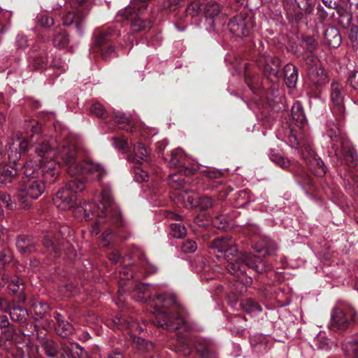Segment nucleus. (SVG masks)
<instances>
[{
    "mask_svg": "<svg viewBox=\"0 0 358 358\" xmlns=\"http://www.w3.org/2000/svg\"><path fill=\"white\" fill-rule=\"evenodd\" d=\"M41 128L37 123L31 126L32 144L22 156V171L29 178L20 187L22 199L24 196L38 199L45 191L39 175L49 182H54L59 173L61 164L66 167L71 176L83 175L101 180L106 175L104 168L90 159H84L76 143L69 138L59 145L56 150L50 141L40 135Z\"/></svg>",
    "mask_w": 358,
    "mask_h": 358,
    "instance_id": "1",
    "label": "nucleus"
},
{
    "mask_svg": "<svg viewBox=\"0 0 358 358\" xmlns=\"http://www.w3.org/2000/svg\"><path fill=\"white\" fill-rule=\"evenodd\" d=\"M152 285L144 283H136L130 294L132 298L142 302L148 303L155 315V323L157 326L169 331H177V336L183 339L185 333L192 327L181 317L180 305L173 295L170 294H160L156 298L150 296Z\"/></svg>",
    "mask_w": 358,
    "mask_h": 358,
    "instance_id": "2",
    "label": "nucleus"
},
{
    "mask_svg": "<svg viewBox=\"0 0 358 358\" xmlns=\"http://www.w3.org/2000/svg\"><path fill=\"white\" fill-rule=\"evenodd\" d=\"M211 248L217 250V259H224L227 264V271L234 275V289L241 294L246 291V287L252 282L251 278L247 276V268H252L257 273H264L268 269V266L259 256L252 252L241 253L237 250L231 238L229 236L218 238L211 243Z\"/></svg>",
    "mask_w": 358,
    "mask_h": 358,
    "instance_id": "3",
    "label": "nucleus"
},
{
    "mask_svg": "<svg viewBox=\"0 0 358 358\" xmlns=\"http://www.w3.org/2000/svg\"><path fill=\"white\" fill-rule=\"evenodd\" d=\"M291 116L293 123L303 131L297 135V131L292 129L287 136V143L290 147L298 150L299 155L306 162L309 169L315 175L319 177L324 176L326 172L324 162L315 154L312 148V141L306 134L308 120L301 102L297 101L294 103L291 110Z\"/></svg>",
    "mask_w": 358,
    "mask_h": 358,
    "instance_id": "4",
    "label": "nucleus"
},
{
    "mask_svg": "<svg viewBox=\"0 0 358 358\" xmlns=\"http://www.w3.org/2000/svg\"><path fill=\"white\" fill-rule=\"evenodd\" d=\"M74 215L78 218H84L85 220H92L96 217H108L114 220L115 222H117L121 217L119 208L113 203L110 191L108 189L102 190L99 205L83 201L75 209Z\"/></svg>",
    "mask_w": 358,
    "mask_h": 358,
    "instance_id": "5",
    "label": "nucleus"
},
{
    "mask_svg": "<svg viewBox=\"0 0 358 358\" xmlns=\"http://www.w3.org/2000/svg\"><path fill=\"white\" fill-rule=\"evenodd\" d=\"M326 135L332 141L331 150L338 159V164H342L343 160L349 166H355L357 162V153L347 139L341 133L337 124L329 122Z\"/></svg>",
    "mask_w": 358,
    "mask_h": 358,
    "instance_id": "6",
    "label": "nucleus"
},
{
    "mask_svg": "<svg viewBox=\"0 0 358 358\" xmlns=\"http://www.w3.org/2000/svg\"><path fill=\"white\" fill-rule=\"evenodd\" d=\"M34 122L37 123L41 127L36 121H32L30 124L27 126V129L30 128V131L31 132L30 141L27 136L17 134L15 136L12 138L9 144V152L8 153L6 152L3 141L0 138V165L4 164L8 162L16 164L21 159L22 156L27 152V150L32 144L31 136L33 132L31 131V126L34 124Z\"/></svg>",
    "mask_w": 358,
    "mask_h": 358,
    "instance_id": "7",
    "label": "nucleus"
},
{
    "mask_svg": "<svg viewBox=\"0 0 358 358\" xmlns=\"http://www.w3.org/2000/svg\"><path fill=\"white\" fill-rule=\"evenodd\" d=\"M29 64L35 69L52 68L57 76L65 72L68 69L66 59H62L60 57H55L49 64L48 54L44 50H32L29 56Z\"/></svg>",
    "mask_w": 358,
    "mask_h": 358,
    "instance_id": "8",
    "label": "nucleus"
},
{
    "mask_svg": "<svg viewBox=\"0 0 358 358\" xmlns=\"http://www.w3.org/2000/svg\"><path fill=\"white\" fill-rule=\"evenodd\" d=\"M148 152L142 145L138 143L134 145L133 153L129 156V160L135 164L133 168L134 180L138 182L149 180V174L145 168L149 164Z\"/></svg>",
    "mask_w": 358,
    "mask_h": 358,
    "instance_id": "9",
    "label": "nucleus"
},
{
    "mask_svg": "<svg viewBox=\"0 0 358 358\" xmlns=\"http://www.w3.org/2000/svg\"><path fill=\"white\" fill-rule=\"evenodd\" d=\"M352 322L358 324V318L352 307L342 304L334 308L331 315V326L334 329H346Z\"/></svg>",
    "mask_w": 358,
    "mask_h": 358,
    "instance_id": "10",
    "label": "nucleus"
},
{
    "mask_svg": "<svg viewBox=\"0 0 358 358\" xmlns=\"http://www.w3.org/2000/svg\"><path fill=\"white\" fill-rule=\"evenodd\" d=\"M85 0H73L70 2V8L66 6L68 12L62 16V23L64 26L74 24L76 31L82 34L85 24V14L83 12L82 5Z\"/></svg>",
    "mask_w": 358,
    "mask_h": 358,
    "instance_id": "11",
    "label": "nucleus"
},
{
    "mask_svg": "<svg viewBox=\"0 0 358 358\" xmlns=\"http://www.w3.org/2000/svg\"><path fill=\"white\" fill-rule=\"evenodd\" d=\"M143 14V10L134 9L131 6H129L118 13L117 17L119 20H131V29L133 32H138L150 29L152 27L151 22L143 19L141 15Z\"/></svg>",
    "mask_w": 358,
    "mask_h": 358,
    "instance_id": "12",
    "label": "nucleus"
},
{
    "mask_svg": "<svg viewBox=\"0 0 358 358\" xmlns=\"http://www.w3.org/2000/svg\"><path fill=\"white\" fill-rule=\"evenodd\" d=\"M308 68V76L310 81L315 85H322L327 83V78L320 62L313 54L308 55L305 59Z\"/></svg>",
    "mask_w": 358,
    "mask_h": 358,
    "instance_id": "13",
    "label": "nucleus"
},
{
    "mask_svg": "<svg viewBox=\"0 0 358 358\" xmlns=\"http://www.w3.org/2000/svg\"><path fill=\"white\" fill-rule=\"evenodd\" d=\"M344 96L343 86L338 82H333L331 87V110L336 120H341L344 117Z\"/></svg>",
    "mask_w": 358,
    "mask_h": 358,
    "instance_id": "14",
    "label": "nucleus"
},
{
    "mask_svg": "<svg viewBox=\"0 0 358 358\" xmlns=\"http://www.w3.org/2000/svg\"><path fill=\"white\" fill-rule=\"evenodd\" d=\"M229 31L234 35L242 37L249 35L252 27L250 19L241 14L229 20L227 24Z\"/></svg>",
    "mask_w": 358,
    "mask_h": 358,
    "instance_id": "15",
    "label": "nucleus"
},
{
    "mask_svg": "<svg viewBox=\"0 0 358 358\" xmlns=\"http://www.w3.org/2000/svg\"><path fill=\"white\" fill-rule=\"evenodd\" d=\"M66 233H69V228L66 226L59 227L55 226V230L48 231L43 239V245L51 249L55 252L59 253L61 250L60 245H64L63 242H60L59 237H64Z\"/></svg>",
    "mask_w": 358,
    "mask_h": 358,
    "instance_id": "16",
    "label": "nucleus"
},
{
    "mask_svg": "<svg viewBox=\"0 0 358 358\" xmlns=\"http://www.w3.org/2000/svg\"><path fill=\"white\" fill-rule=\"evenodd\" d=\"M76 200L77 196L64 187L58 190L52 199L54 205L60 210L72 208Z\"/></svg>",
    "mask_w": 358,
    "mask_h": 358,
    "instance_id": "17",
    "label": "nucleus"
},
{
    "mask_svg": "<svg viewBox=\"0 0 358 358\" xmlns=\"http://www.w3.org/2000/svg\"><path fill=\"white\" fill-rule=\"evenodd\" d=\"M0 346L6 345V342H12L16 335V329L10 324L7 316H3L0 322Z\"/></svg>",
    "mask_w": 358,
    "mask_h": 358,
    "instance_id": "18",
    "label": "nucleus"
},
{
    "mask_svg": "<svg viewBox=\"0 0 358 358\" xmlns=\"http://www.w3.org/2000/svg\"><path fill=\"white\" fill-rule=\"evenodd\" d=\"M220 12V6L215 2L208 3L204 8L206 29L208 31H213L215 27L220 23L217 19H214Z\"/></svg>",
    "mask_w": 358,
    "mask_h": 358,
    "instance_id": "19",
    "label": "nucleus"
},
{
    "mask_svg": "<svg viewBox=\"0 0 358 358\" xmlns=\"http://www.w3.org/2000/svg\"><path fill=\"white\" fill-rule=\"evenodd\" d=\"M112 322L113 327L121 330L127 329L131 334L142 331L141 327L136 322L122 315L115 316Z\"/></svg>",
    "mask_w": 358,
    "mask_h": 358,
    "instance_id": "20",
    "label": "nucleus"
},
{
    "mask_svg": "<svg viewBox=\"0 0 358 358\" xmlns=\"http://www.w3.org/2000/svg\"><path fill=\"white\" fill-rule=\"evenodd\" d=\"M195 348L201 358H217L213 342L207 338H198L195 341Z\"/></svg>",
    "mask_w": 358,
    "mask_h": 358,
    "instance_id": "21",
    "label": "nucleus"
},
{
    "mask_svg": "<svg viewBox=\"0 0 358 358\" xmlns=\"http://www.w3.org/2000/svg\"><path fill=\"white\" fill-rule=\"evenodd\" d=\"M264 61L259 59L257 61V64L262 66L265 74L271 78L272 77L276 78L279 73V60L278 59H273L270 57H264Z\"/></svg>",
    "mask_w": 358,
    "mask_h": 358,
    "instance_id": "22",
    "label": "nucleus"
},
{
    "mask_svg": "<svg viewBox=\"0 0 358 358\" xmlns=\"http://www.w3.org/2000/svg\"><path fill=\"white\" fill-rule=\"evenodd\" d=\"M54 318L56 321L55 330L59 336L62 338H66L73 333V326L66 321L60 313H56L54 315Z\"/></svg>",
    "mask_w": 358,
    "mask_h": 358,
    "instance_id": "23",
    "label": "nucleus"
},
{
    "mask_svg": "<svg viewBox=\"0 0 358 358\" xmlns=\"http://www.w3.org/2000/svg\"><path fill=\"white\" fill-rule=\"evenodd\" d=\"M6 162L0 165V183L6 185L17 180V171L13 167L8 166Z\"/></svg>",
    "mask_w": 358,
    "mask_h": 358,
    "instance_id": "24",
    "label": "nucleus"
},
{
    "mask_svg": "<svg viewBox=\"0 0 358 358\" xmlns=\"http://www.w3.org/2000/svg\"><path fill=\"white\" fill-rule=\"evenodd\" d=\"M285 81L287 86L293 88L296 86L298 80V71L295 66L287 64L284 67Z\"/></svg>",
    "mask_w": 358,
    "mask_h": 358,
    "instance_id": "25",
    "label": "nucleus"
},
{
    "mask_svg": "<svg viewBox=\"0 0 358 358\" xmlns=\"http://www.w3.org/2000/svg\"><path fill=\"white\" fill-rule=\"evenodd\" d=\"M16 246L19 252L22 255H28L31 253L35 250V242L26 236H19L17 242Z\"/></svg>",
    "mask_w": 358,
    "mask_h": 358,
    "instance_id": "26",
    "label": "nucleus"
},
{
    "mask_svg": "<svg viewBox=\"0 0 358 358\" xmlns=\"http://www.w3.org/2000/svg\"><path fill=\"white\" fill-rule=\"evenodd\" d=\"M41 345L48 357H55L59 354V346L54 341L44 338L41 339Z\"/></svg>",
    "mask_w": 358,
    "mask_h": 358,
    "instance_id": "27",
    "label": "nucleus"
},
{
    "mask_svg": "<svg viewBox=\"0 0 358 358\" xmlns=\"http://www.w3.org/2000/svg\"><path fill=\"white\" fill-rule=\"evenodd\" d=\"M324 37L332 48H337L341 43L339 31L335 27H329L325 30Z\"/></svg>",
    "mask_w": 358,
    "mask_h": 358,
    "instance_id": "28",
    "label": "nucleus"
},
{
    "mask_svg": "<svg viewBox=\"0 0 358 358\" xmlns=\"http://www.w3.org/2000/svg\"><path fill=\"white\" fill-rule=\"evenodd\" d=\"M184 158L183 150L180 148H177L171 152L169 156L166 157L169 166L171 168H175L180 164L182 165V159Z\"/></svg>",
    "mask_w": 358,
    "mask_h": 358,
    "instance_id": "29",
    "label": "nucleus"
},
{
    "mask_svg": "<svg viewBox=\"0 0 358 358\" xmlns=\"http://www.w3.org/2000/svg\"><path fill=\"white\" fill-rule=\"evenodd\" d=\"M69 41V36L65 31H62L55 34L52 38L54 46L59 49L67 48Z\"/></svg>",
    "mask_w": 358,
    "mask_h": 358,
    "instance_id": "30",
    "label": "nucleus"
},
{
    "mask_svg": "<svg viewBox=\"0 0 358 358\" xmlns=\"http://www.w3.org/2000/svg\"><path fill=\"white\" fill-rule=\"evenodd\" d=\"M64 188L76 195L77 193L81 192L85 189V183L83 180L75 178L70 180Z\"/></svg>",
    "mask_w": 358,
    "mask_h": 358,
    "instance_id": "31",
    "label": "nucleus"
},
{
    "mask_svg": "<svg viewBox=\"0 0 358 358\" xmlns=\"http://www.w3.org/2000/svg\"><path fill=\"white\" fill-rule=\"evenodd\" d=\"M314 342L318 349L329 351L334 345V342L324 336V334L320 332L315 338Z\"/></svg>",
    "mask_w": 358,
    "mask_h": 358,
    "instance_id": "32",
    "label": "nucleus"
},
{
    "mask_svg": "<svg viewBox=\"0 0 358 358\" xmlns=\"http://www.w3.org/2000/svg\"><path fill=\"white\" fill-rule=\"evenodd\" d=\"M269 158L272 162L282 168H287L289 166V159L285 158L278 150H271Z\"/></svg>",
    "mask_w": 358,
    "mask_h": 358,
    "instance_id": "33",
    "label": "nucleus"
},
{
    "mask_svg": "<svg viewBox=\"0 0 358 358\" xmlns=\"http://www.w3.org/2000/svg\"><path fill=\"white\" fill-rule=\"evenodd\" d=\"M115 120L119 124H125V125L122 127V129L133 132V127L129 115L121 112H117L115 114Z\"/></svg>",
    "mask_w": 358,
    "mask_h": 358,
    "instance_id": "34",
    "label": "nucleus"
},
{
    "mask_svg": "<svg viewBox=\"0 0 358 358\" xmlns=\"http://www.w3.org/2000/svg\"><path fill=\"white\" fill-rule=\"evenodd\" d=\"M34 315L39 319H45L48 314L49 306L45 302H36L32 306Z\"/></svg>",
    "mask_w": 358,
    "mask_h": 358,
    "instance_id": "35",
    "label": "nucleus"
},
{
    "mask_svg": "<svg viewBox=\"0 0 358 358\" xmlns=\"http://www.w3.org/2000/svg\"><path fill=\"white\" fill-rule=\"evenodd\" d=\"M240 306L248 313H254L255 312H261L262 307L255 301L251 299H245L240 301Z\"/></svg>",
    "mask_w": 358,
    "mask_h": 358,
    "instance_id": "36",
    "label": "nucleus"
},
{
    "mask_svg": "<svg viewBox=\"0 0 358 358\" xmlns=\"http://www.w3.org/2000/svg\"><path fill=\"white\" fill-rule=\"evenodd\" d=\"M8 313H9L10 318L13 321L21 322L27 315V311L22 307L16 306L11 308Z\"/></svg>",
    "mask_w": 358,
    "mask_h": 358,
    "instance_id": "37",
    "label": "nucleus"
},
{
    "mask_svg": "<svg viewBox=\"0 0 358 358\" xmlns=\"http://www.w3.org/2000/svg\"><path fill=\"white\" fill-rule=\"evenodd\" d=\"M170 229V234L177 238H182L187 233L185 227L180 223L171 224Z\"/></svg>",
    "mask_w": 358,
    "mask_h": 358,
    "instance_id": "38",
    "label": "nucleus"
},
{
    "mask_svg": "<svg viewBox=\"0 0 358 358\" xmlns=\"http://www.w3.org/2000/svg\"><path fill=\"white\" fill-rule=\"evenodd\" d=\"M245 82L248 86L250 87L251 91L256 94H260L259 92V84L260 78L258 76H253L252 78H245Z\"/></svg>",
    "mask_w": 358,
    "mask_h": 358,
    "instance_id": "39",
    "label": "nucleus"
},
{
    "mask_svg": "<svg viewBox=\"0 0 358 358\" xmlns=\"http://www.w3.org/2000/svg\"><path fill=\"white\" fill-rule=\"evenodd\" d=\"M186 0H165L163 8L169 11H175L179 7L185 4Z\"/></svg>",
    "mask_w": 358,
    "mask_h": 358,
    "instance_id": "40",
    "label": "nucleus"
},
{
    "mask_svg": "<svg viewBox=\"0 0 358 358\" xmlns=\"http://www.w3.org/2000/svg\"><path fill=\"white\" fill-rule=\"evenodd\" d=\"M36 22L44 28H50L54 24V20L48 15L40 13L36 16Z\"/></svg>",
    "mask_w": 358,
    "mask_h": 358,
    "instance_id": "41",
    "label": "nucleus"
},
{
    "mask_svg": "<svg viewBox=\"0 0 358 358\" xmlns=\"http://www.w3.org/2000/svg\"><path fill=\"white\" fill-rule=\"evenodd\" d=\"M90 111L92 114L101 118H105L108 116V113L103 105L99 103H93L91 106Z\"/></svg>",
    "mask_w": 358,
    "mask_h": 358,
    "instance_id": "42",
    "label": "nucleus"
},
{
    "mask_svg": "<svg viewBox=\"0 0 358 358\" xmlns=\"http://www.w3.org/2000/svg\"><path fill=\"white\" fill-rule=\"evenodd\" d=\"M0 202L5 205L9 210L15 208V203L11 201V197L9 194L4 192H0Z\"/></svg>",
    "mask_w": 358,
    "mask_h": 358,
    "instance_id": "43",
    "label": "nucleus"
},
{
    "mask_svg": "<svg viewBox=\"0 0 358 358\" xmlns=\"http://www.w3.org/2000/svg\"><path fill=\"white\" fill-rule=\"evenodd\" d=\"M22 287L23 285L22 281L18 278L12 279L8 285V288L13 294H17Z\"/></svg>",
    "mask_w": 358,
    "mask_h": 358,
    "instance_id": "44",
    "label": "nucleus"
},
{
    "mask_svg": "<svg viewBox=\"0 0 358 358\" xmlns=\"http://www.w3.org/2000/svg\"><path fill=\"white\" fill-rule=\"evenodd\" d=\"M129 288H130V282H120V287L118 289V298L116 303L117 306H120L121 303L124 302V299H122V296L124 294L128 291Z\"/></svg>",
    "mask_w": 358,
    "mask_h": 358,
    "instance_id": "45",
    "label": "nucleus"
},
{
    "mask_svg": "<svg viewBox=\"0 0 358 358\" xmlns=\"http://www.w3.org/2000/svg\"><path fill=\"white\" fill-rule=\"evenodd\" d=\"M303 44L305 45L307 50L310 52V54L308 55H310L313 54L312 52L316 48L317 43L314 38L311 36H306L303 38Z\"/></svg>",
    "mask_w": 358,
    "mask_h": 358,
    "instance_id": "46",
    "label": "nucleus"
},
{
    "mask_svg": "<svg viewBox=\"0 0 358 358\" xmlns=\"http://www.w3.org/2000/svg\"><path fill=\"white\" fill-rule=\"evenodd\" d=\"M113 145L115 148L122 150L124 152L127 151L129 148V144L127 141L120 139L119 138H113Z\"/></svg>",
    "mask_w": 358,
    "mask_h": 358,
    "instance_id": "47",
    "label": "nucleus"
},
{
    "mask_svg": "<svg viewBox=\"0 0 358 358\" xmlns=\"http://www.w3.org/2000/svg\"><path fill=\"white\" fill-rule=\"evenodd\" d=\"M197 248V244L192 240L185 241L181 247V249L185 253H192L196 251Z\"/></svg>",
    "mask_w": 358,
    "mask_h": 358,
    "instance_id": "48",
    "label": "nucleus"
},
{
    "mask_svg": "<svg viewBox=\"0 0 358 358\" xmlns=\"http://www.w3.org/2000/svg\"><path fill=\"white\" fill-rule=\"evenodd\" d=\"M133 277V271L129 267H122L119 271V278L120 281L129 280Z\"/></svg>",
    "mask_w": 358,
    "mask_h": 358,
    "instance_id": "49",
    "label": "nucleus"
},
{
    "mask_svg": "<svg viewBox=\"0 0 358 358\" xmlns=\"http://www.w3.org/2000/svg\"><path fill=\"white\" fill-rule=\"evenodd\" d=\"M109 260L113 264H122L124 262V259L120 256L117 250H114L108 255Z\"/></svg>",
    "mask_w": 358,
    "mask_h": 358,
    "instance_id": "50",
    "label": "nucleus"
},
{
    "mask_svg": "<svg viewBox=\"0 0 358 358\" xmlns=\"http://www.w3.org/2000/svg\"><path fill=\"white\" fill-rule=\"evenodd\" d=\"M199 206L201 210H206L213 206V201L209 196H203L199 199Z\"/></svg>",
    "mask_w": 358,
    "mask_h": 358,
    "instance_id": "51",
    "label": "nucleus"
},
{
    "mask_svg": "<svg viewBox=\"0 0 358 358\" xmlns=\"http://www.w3.org/2000/svg\"><path fill=\"white\" fill-rule=\"evenodd\" d=\"M213 224L218 229H224L227 227L225 218L222 215L215 217L213 220Z\"/></svg>",
    "mask_w": 358,
    "mask_h": 358,
    "instance_id": "52",
    "label": "nucleus"
},
{
    "mask_svg": "<svg viewBox=\"0 0 358 358\" xmlns=\"http://www.w3.org/2000/svg\"><path fill=\"white\" fill-rule=\"evenodd\" d=\"M252 248L256 252H257L259 254H261V253L268 254L269 253L268 248L267 245V242H265L264 241V243H262L260 245L257 244V245H253Z\"/></svg>",
    "mask_w": 358,
    "mask_h": 358,
    "instance_id": "53",
    "label": "nucleus"
},
{
    "mask_svg": "<svg viewBox=\"0 0 358 358\" xmlns=\"http://www.w3.org/2000/svg\"><path fill=\"white\" fill-rule=\"evenodd\" d=\"M11 308L9 301L4 297L0 296V310L4 313H8Z\"/></svg>",
    "mask_w": 358,
    "mask_h": 358,
    "instance_id": "54",
    "label": "nucleus"
},
{
    "mask_svg": "<svg viewBox=\"0 0 358 358\" xmlns=\"http://www.w3.org/2000/svg\"><path fill=\"white\" fill-rule=\"evenodd\" d=\"M350 85L355 90H358V71L352 73L349 77Z\"/></svg>",
    "mask_w": 358,
    "mask_h": 358,
    "instance_id": "55",
    "label": "nucleus"
},
{
    "mask_svg": "<svg viewBox=\"0 0 358 358\" xmlns=\"http://www.w3.org/2000/svg\"><path fill=\"white\" fill-rule=\"evenodd\" d=\"M170 182L177 183L175 187H180L182 185L183 180L180 179V176L178 174H172L170 176L169 178Z\"/></svg>",
    "mask_w": 358,
    "mask_h": 358,
    "instance_id": "56",
    "label": "nucleus"
},
{
    "mask_svg": "<svg viewBox=\"0 0 358 358\" xmlns=\"http://www.w3.org/2000/svg\"><path fill=\"white\" fill-rule=\"evenodd\" d=\"M102 51V57L106 59L109 58L114 53L115 49L113 46H108L104 49L101 50Z\"/></svg>",
    "mask_w": 358,
    "mask_h": 358,
    "instance_id": "57",
    "label": "nucleus"
},
{
    "mask_svg": "<svg viewBox=\"0 0 358 358\" xmlns=\"http://www.w3.org/2000/svg\"><path fill=\"white\" fill-rule=\"evenodd\" d=\"M143 264V266L145 270L146 273H152L156 271V268L155 267V266L151 264L146 259H145Z\"/></svg>",
    "mask_w": 358,
    "mask_h": 358,
    "instance_id": "58",
    "label": "nucleus"
},
{
    "mask_svg": "<svg viewBox=\"0 0 358 358\" xmlns=\"http://www.w3.org/2000/svg\"><path fill=\"white\" fill-rule=\"evenodd\" d=\"M349 344L350 345H352V348H348V347L345 346V347H344L345 350H346L347 352L352 351L355 355V357L358 358V350H357V348H355V346L357 345V342L352 341H350Z\"/></svg>",
    "mask_w": 358,
    "mask_h": 358,
    "instance_id": "59",
    "label": "nucleus"
},
{
    "mask_svg": "<svg viewBox=\"0 0 358 358\" xmlns=\"http://www.w3.org/2000/svg\"><path fill=\"white\" fill-rule=\"evenodd\" d=\"M108 34H110L108 33V31L101 32L96 41V45L98 46H101L105 43V38Z\"/></svg>",
    "mask_w": 358,
    "mask_h": 358,
    "instance_id": "60",
    "label": "nucleus"
},
{
    "mask_svg": "<svg viewBox=\"0 0 358 358\" xmlns=\"http://www.w3.org/2000/svg\"><path fill=\"white\" fill-rule=\"evenodd\" d=\"M17 44L20 48H24L27 45V40L23 35H18L17 36Z\"/></svg>",
    "mask_w": 358,
    "mask_h": 358,
    "instance_id": "61",
    "label": "nucleus"
},
{
    "mask_svg": "<svg viewBox=\"0 0 358 358\" xmlns=\"http://www.w3.org/2000/svg\"><path fill=\"white\" fill-rule=\"evenodd\" d=\"M111 235L110 230L103 232L101 235V241L103 242L101 247H106L109 243V236Z\"/></svg>",
    "mask_w": 358,
    "mask_h": 358,
    "instance_id": "62",
    "label": "nucleus"
},
{
    "mask_svg": "<svg viewBox=\"0 0 358 358\" xmlns=\"http://www.w3.org/2000/svg\"><path fill=\"white\" fill-rule=\"evenodd\" d=\"M22 333L24 336H30L31 334H34V332L36 330V327L30 325V329L28 328V324L25 327H22Z\"/></svg>",
    "mask_w": 358,
    "mask_h": 358,
    "instance_id": "63",
    "label": "nucleus"
},
{
    "mask_svg": "<svg viewBox=\"0 0 358 358\" xmlns=\"http://www.w3.org/2000/svg\"><path fill=\"white\" fill-rule=\"evenodd\" d=\"M106 358H126L122 353L115 350L111 352L108 353Z\"/></svg>",
    "mask_w": 358,
    "mask_h": 358,
    "instance_id": "64",
    "label": "nucleus"
}]
</instances>
